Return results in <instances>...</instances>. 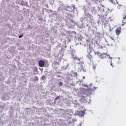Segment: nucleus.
Segmentation results:
<instances>
[{"mask_svg":"<svg viewBox=\"0 0 126 126\" xmlns=\"http://www.w3.org/2000/svg\"><path fill=\"white\" fill-rule=\"evenodd\" d=\"M81 91L83 92L84 94H85L86 95H88V94H90V93H91V92L93 91V89L91 88H89L88 89L83 88L81 89Z\"/></svg>","mask_w":126,"mask_h":126,"instance_id":"nucleus-1","label":"nucleus"},{"mask_svg":"<svg viewBox=\"0 0 126 126\" xmlns=\"http://www.w3.org/2000/svg\"><path fill=\"white\" fill-rule=\"evenodd\" d=\"M76 114L79 117H83V116H84V114H85V111L81 110L79 111H77Z\"/></svg>","mask_w":126,"mask_h":126,"instance_id":"nucleus-2","label":"nucleus"},{"mask_svg":"<svg viewBox=\"0 0 126 126\" xmlns=\"http://www.w3.org/2000/svg\"><path fill=\"white\" fill-rule=\"evenodd\" d=\"M122 32V28L121 27H118L115 30V32L117 35H120Z\"/></svg>","mask_w":126,"mask_h":126,"instance_id":"nucleus-3","label":"nucleus"},{"mask_svg":"<svg viewBox=\"0 0 126 126\" xmlns=\"http://www.w3.org/2000/svg\"><path fill=\"white\" fill-rule=\"evenodd\" d=\"M94 54L95 55H97V56H98V57H100L101 59H104V58H105V56H106V55L102 54L98 52H94Z\"/></svg>","mask_w":126,"mask_h":126,"instance_id":"nucleus-4","label":"nucleus"},{"mask_svg":"<svg viewBox=\"0 0 126 126\" xmlns=\"http://www.w3.org/2000/svg\"><path fill=\"white\" fill-rule=\"evenodd\" d=\"M38 65L40 67H43L45 65V62L43 60H40L38 62Z\"/></svg>","mask_w":126,"mask_h":126,"instance_id":"nucleus-5","label":"nucleus"},{"mask_svg":"<svg viewBox=\"0 0 126 126\" xmlns=\"http://www.w3.org/2000/svg\"><path fill=\"white\" fill-rule=\"evenodd\" d=\"M73 60H74V61H80V59L77 56L73 58Z\"/></svg>","mask_w":126,"mask_h":126,"instance_id":"nucleus-6","label":"nucleus"},{"mask_svg":"<svg viewBox=\"0 0 126 126\" xmlns=\"http://www.w3.org/2000/svg\"><path fill=\"white\" fill-rule=\"evenodd\" d=\"M87 58H88L89 60H90L91 61L92 59V56L90 54H88L87 56Z\"/></svg>","mask_w":126,"mask_h":126,"instance_id":"nucleus-7","label":"nucleus"},{"mask_svg":"<svg viewBox=\"0 0 126 126\" xmlns=\"http://www.w3.org/2000/svg\"><path fill=\"white\" fill-rule=\"evenodd\" d=\"M60 96H57L55 98V100H58V99H60Z\"/></svg>","mask_w":126,"mask_h":126,"instance_id":"nucleus-8","label":"nucleus"},{"mask_svg":"<svg viewBox=\"0 0 126 126\" xmlns=\"http://www.w3.org/2000/svg\"><path fill=\"white\" fill-rule=\"evenodd\" d=\"M60 86H63V82H60L59 83Z\"/></svg>","mask_w":126,"mask_h":126,"instance_id":"nucleus-9","label":"nucleus"},{"mask_svg":"<svg viewBox=\"0 0 126 126\" xmlns=\"http://www.w3.org/2000/svg\"><path fill=\"white\" fill-rule=\"evenodd\" d=\"M45 78H46V76L45 75H43V76H42V79L43 80L45 79Z\"/></svg>","mask_w":126,"mask_h":126,"instance_id":"nucleus-10","label":"nucleus"},{"mask_svg":"<svg viewBox=\"0 0 126 126\" xmlns=\"http://www.w3.org/2000/svg\"><path fill=\"white\" fill-rule=\"evenodd\" d=\"M74 75H75V76H77V72H74Z\"/></svg>","mask_w":126,"mask_h":126,"instance_id":"nucleus-11","label":"nucleus"},{"mask_svg":"<svg viewBox=\"0 0 126 126\" xmlns=\"http://www.w3.org/2000/svg\"><path fill=\"white\" fill-rule=\"evenodd\" d=\"M22 37H23V34L19 36V38H22Z\"/></svg>","mask_w":126,"mask_h":126,"instance_id":"nucleus-12","label":"nucleus"},{"mask_svg":"<svg viewBox=\"0 0 126 126\" xmlns=\"http://www.w3.org/2000/svg\"><path fill=\"white\" fill-rule=\"evenodd\" d=\"M110 38H111L112 40H115V38H114V37H110Z\"/></svg>","mask_w":126,"mask_h":126,"instance_id":"nucleus-13","label":"nucleus"},{"mask_svg":"<svg viewBox=\"0 0 126 126\" xmlns=\"http://www.w3.org/2000/svg\"><path fill=\"white\" fill-rule=\"evenodd\" d=\"M83 79H85V76H83Z\"/></svg>","mask_w":126,"mask_h":126,"instance_id":"nucleus-14","label":"nucleus"},{"mask_svg":"<svg viewBox=\"0 0 126 126\" xmlns=\"http://www.w3.org/2000/svg\"><path fill=\"white\" fill-rule=\"evenodd\" d=\"M35 79H36V80H38V77H36L35 78Z\"/></svg>","mask_w":126,"mask_h":126,"instance_id":"nucleus-15","label":"nucleus"},{"mask_svg":"<svg viewBox=\"0 0 126 126\" xmlns=\"http://www.w3.org/2000/svg\"><path fill=\"white\" fill-rule=\"evenodd\" d=\"M67 7L70 8V6H67Z\"/></svg>","mask_w":126,"mask_h":126,"instance_id":"nucleus-16","label":"nucleus"},{"mask_svg":"<svg viewBox=\"0 0 126 126\" xmlns=\"http://www.w3.org/2000/svg\"><path fill=\"white\" fill-rule=\"evenodd\" d=\"M111 65L113 66V63H111Z\"/></svg>","mask_w":126,"mask_h":126,"instance_id":"nucleus-17","label":"nucleus"}]
</instances>
